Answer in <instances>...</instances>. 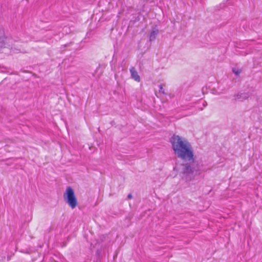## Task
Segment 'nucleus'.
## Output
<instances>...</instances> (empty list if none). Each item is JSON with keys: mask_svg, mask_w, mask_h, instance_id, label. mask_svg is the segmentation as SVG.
I'll list each match as a JSON object with an SVG mask.
<instances>
[{"mask_svg": "<svg viewBox=\"0 0 262 262\" xmlns=\"http://www.w3.org/2000/svg\"><path fill=\"white\" fill-rule=\"evenodd\" d=\"M189 163H186L183 165L182 168V173L184 177H185L186 181H190L191 178L189 177L191 174H192L195 170L194 165V161L193 162L189 161Z\"/></svg>", "mask_w": 262, "mask_h": 262, "instance_id": "obj_3", "label": "nucleus"}, {"mask_svg": "<svg viewBox=\"0 0 262 262\" xmlns=\"http://www.w3.org/2000/svg\"><path fill=\"white\" fill-rule=\"evenodd\" d=\"M158 33L159 30L158 29L152 30L149 35V40H154L156 39V36L158 34Z\"/></svg>", "mask_w": 262, "mask_h": 262, "instance_id": "obj_7", "label": "nucleus"}, {"mask_svg": "<svg viewBox=\"0 0 262 262\" xmlns=\"http://www.w3.org/2000/svg\"><path fill=\"white\" fill-rule=\"evenodd\" d=\"M63 198L65 202L72 208H75L78 204L73 189L68 187L64 193Z\"/></svg>", "mask_w": 262, "mask_h": 262, "instance_id": "obj_2", "label": "nucleus"}, {"mask_svg": "<svg viewBox=\"0 0 262 262\" xmlns=\"http://www.w3.org/2000/svg\"><path fill=\"white\" fill-rule=\"evenodd\" d=\"M159 92L160 93H163V94H164V89H163V85L162 84H160L159 85Z\"/></svg>", "mask_w": 262, "mask_h": 262, "instance_id": "obj_9", "label": "nucleus"}, {"mask_svg": "<svg viewBox=\"0 0 262 262\" xmlns=\"http://www.w3.org/2000/svg\"><path fill=\"white\" fill-rule=\"evenodd\" d=\"M11 40V39L5 37L3 29H0V48L10 47Z\"/></svg>", "mask_w": 262, "mask_h": 262, "instance_id": "obj_4", "label": "nucleus"}, {"mask_svg": "<svg viewBox=\"0 0 262 262\" xmlns=\"http://www.w3.org/2000/svg\"><path fill=\"white\" fill-rule=\"evenodd\" d=\"M132 197H133L132 194H130H130H128V195H127V198H128V199H132Z\"/></svg>", "mask_w": 262, "mask_h": 262, "instance_id": "obj_10", "label": "nucleus"}, {"mask_svg": "<svg viewBox=\"0 0 262 262\" xmlns=\"http://www.w3.org/2000/svg\"><path fill=\"white\" fill-rule=\"evenodd\" d=\"M249 94L248 93H238L236 95H234V100H239L241 101H243L244 100L247 99L249 97Z\"/></svg>", "mask_w": 262, "mask_h": 262, "instance_id": "obj_5", "label": "nucleus"}, {"mask_svg": "<svg viewBox=\"0 0 262 262\" xmlns=\"http://www.w3.org/2000/svg\"><path fill=\"white\" fill-rule=\"evenodd\" d=\"M232 72L236 75H238L241 72H242V70L241 69H235V68H233L232 69Z\"/></svg>", "mask_w": 262, "mask_h": 262, "instance_id": "obj_8", "label": "nucleus"}, {"mask_svg": "<svg viewBox=\"0 0 262 262\" xmlns=\"http://www.w3.org/2000/svg\"><path fill=\"white\" fill-rule=\"evenodd\" d=\"M170 142L174 154L179 158L190 162L194 160L192 147L187 140L173 135L170 139Z\"/></svg>", "mask_w": 262, "mask_h": 262, "instance_id": "obj_1", "label": "nucleus"}, {"mask_svg": "<svg viewBox=\"0 0 262 262\" xmlns=\"http://www.w3.org/2000/svg\"><path fill=\"white\" fill-rule=\"evenodd\" d=\"M130 72L131 73L132 78L136 81L139 82L140 81V77L138 72L136 71L135 68L134 67L130 68Z\"/></svg>", "mask_w": 262, "mask_h": 262, "instance_id": "obj_6", "label": "nucleus"}]
</instances>
